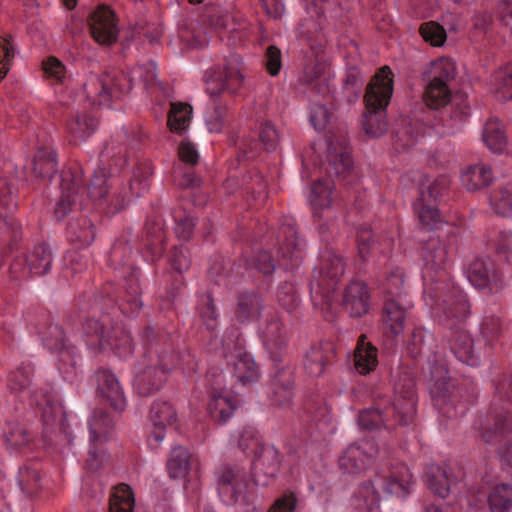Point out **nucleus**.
<instances>
[{"label": "nucleus", "instance_id": "4c0bfd02", "mask_svg": "<svg viewBox=\"0 0 512 512\" xmlns=\"http://www.w3.org/2000/svg\"><path fill=\"white\" fill-rule=\"evenodd\" d=\"M441 309L447 318L464 319L469 312V306L465 296L456 291L452 295L447 296L440 303Z\"/></svg>", "mask_w": 512, "mask_h": 512}, {"label": "nucleus", "instance_id": "69168bd1", "mask_svg": "<svg viewBox=\"0 0 512 512\" xmlns=\"http://www.w3.org/2000/svg\"><path fill=\"white\" fill-rule=\"evenodd\" d=\"M277 299L280 305L288 311L296 308L299 303L297 291L291 283H284L280 286Z\"/></svg>", "mask_w": 512, "mask_h": 512}, {"label": "nucleus", "instance_id": "ea45409f", "mask_svg": "<svg viewBox=\"0 0 512 512\" xmlns=\"http://www.w3.org/2000/svg\"><path fill=\"white\" fill-rule=\"evenodd\" d=\"M4 437L9 446L21 448L30 443L32 440V433L24 424L9 422L4 430Z\"/></svg>", "mask_w": 512, "mask_h": 512}, {"label": "nucleus", "instance_id": "6e6552de", "mask_svg": "<svg viewBox=\"0 0 512 512\" xmlns=\"http://www.w3.org/2000/svg\"><path fill=\"white\" fill-rule=\"evenodd\" d=\"M469 280L474 286L489 287L491 290H498L504 283L503 273L489 257L478 258L471 263Z\"/></svg>", "mask_w": 512, "mask_h": 512}, {"label": "nucleus", "instance_id": "58836bf2", "mask_svg": "<svg viewBox=\"0 0 512 512\" xmlns=\"http://www.w3.org/2000/svg\"><path fill=\"white\" fill-rule=\"evenodd\" d=\"M264 345L267 349L274 351L280 348L285 342V332L282 324L277 318H272L261 328Z\"/></svg>", "mask_w": 512, "mask_h": 512}, {"label": "nucleus", "instance_id": "1a4fd4ad", "mask_svg": "<svg viewBox=\"0 0 512 512\" xmlns=\"http://www.w3.org/2000/svg\"><path fill=\"white\" fill-rule=\"evenodd\" d=\"M377 455L378 448L365 440L360 444L350 445L339 458V466L347 473H358L365 469L369 461Z\"/></svg>", "mask_w": 512, "mask_h": 512}, {"label": "nucleus", "instance_id": "39448f33", "mask_svg": "<svg viewBox=\"0 0 512 512\" xmlns=\"http://www.w3.org/2000/svg\"><path fill=\"white\" fill-rule=\"evenodd\" d=\"M240 58L232 56L222 70L208 71L205 77L206 91L211 97H217L222 92H235L241 85Z\"/></svg>", "mask_w": 512, "mask_h": 512}, {"label": "nucleus", "instance_id": "412c9836", "mask_svg": "<svg viewBox=\"0 0 512 512\" xmlns=\"http://www.w3.org/2000/svg\"><path fill=\"white\" fill-rule=\"evenodd\" d=\"M114 431V421L103 409H95L89 419L90 443L105 444Z\"/></svg>", "mask_w": 512, "mask_h": 512}, {"label": "nucleus", "instance_id": "37998d69", "mask_svg": "<svg viewBox=\"0 0 512 512\" xmlns=\"http://www.w3.org/2000/svg\"><path fill=\"white\" fill-rule=\"evenodd\" d=\"M491 512H512V486H496L489 495Z\"/></svg>", "mask_w": 512, "mask_h": 512}, {"label": "nucleus", "instance_id": "3c124183", "mask_svg": "<svg viewBox=\"0 0 512 512\" xmlns=\"http://www.w3.org/2000/svg\"><path fill=\"white\" fill-rule=\"evenodd\" d=\"M493 211L503 217L512 216V192L508 187H500L490 197Z\"/></svg>", "mask_w": 512, "mask_h": 512}, {"label": "nucleus", "instance_id": "c03bdc74", "mask_svg": "<svg viewBox=\"0 0 512 512\" xmlns=\"http://www.w3.org/2000/svg\"><path fill=\"white\" fill-rule=\"evenodd\" d=\"M34 368L30 363H22L9 374L8 387L15 392H21L30 387Z\"/></svg>", "mask_w": 512, "mask_h": 512}, {"label": "nucleus", "instance_id": "aec40b11", "mask_svg": "<svg viewBox=\"0 0 512 512\" xmlns=\"http://www.w3.org/2000/svg\"><path fill=\"white\" fill-rule=\"evenodd\" d=\"M150 420L153 425L152 436L156 442H160L164 439L165 427L175 422L176 412L168 402L158 401L151 406Z\"/></svg>", "mask_w": 512, "mask_h": 512}, {"label": "nucleus", "instance_id": "0eeeda50", "mask_svg": "<svg viewBox=\"0 0 512 512\" xmlns=\"http://www.w3.org/2000/svg\"><path fill=\"white\" fill-rule=\"evenodd\" d=\"M90 32L100 45L110 46L118 39L119 29L114 12L107 6L98 7L90 18Z\"/></svg>", "mask_w": 512, "mask_h": 512}, {"label": "nucleus", "instance_id": "2eb2a0df", "mask_svg": "<svg viewBox=\"0 0 512 512\" xmlns=\"http://www.w3.org/2000/svg\"><path fill=\"white\" fill-rule=\"evenodd\" d=\"M98 395L107 401L112 408L122 411L126 401L124 393L116 376L107 369H99L96 372Z\"/></svg>", "mask_w": 512, "mask_h": 512}, {"label": "nucleus", "instance_id": "4d7b16f0", "mask_svg": "<svg viewBox=\"0 0 512 512\" xmlns=\"http://www.w3.org/2000/svg\"><path fill=\"white\" fill-rule=\"evenodd\" d=\"M97 121L86 113L77 114L70 125V133L76 138L89 137L97 127Z\"/></svg>", "mask_w": 512, "mask_h": 512}, {"label": "nucleus", "instance_id": "c756f323", "mask_svg": "<svg viewBox=\"0 0 512 512\" xmlns=\"http://www.w3.org/2000/svg\"><path fill=\"white\" fill-rule=\"evenodd\" d=\"M32 275L46 274L52 264V252L46 243H39L26 256Z\"/></svg>", "mask_w": 512, "mask_h": 512}, {"label": "nucleus", "instance_id": "bb28decb", "mask_svg": "<svg viewBox=\"0 0 512 512\" xmlns=\"http://www.w3.org/2000/svg\"><path fill=\"white\" fill-rule=\"evenodd\" d=\"M376 348L365 341V336L361 335L357 348L355 350V367L360 374H367L374 370L377 365Z\"/></svg>", "mask_w": 512, "mask_h": 512}, {"label": "nucleus", "instance_id": "f257e3e1", "mask_svg": "<svg viewBox=\"0 0 512 512\" xmlns=\"http://www.w3.org/2000/svg\"><path fill=\"white\" fill-rule=\"evenodd\" d=\"M388 66L382 67L372 78L365 94L366 113L363 129L373 138L384 135L388 130L385 108L393 92V77Z\"/></svg>", "mask_w": 512, "mask_h": 512}, {"label": "nucleus", "instance_id": "7ed1b4c3", "mask_svg": "<svg viewBox=\"0 0 512 512\" xmlns=\"http://www.w3.org/2000/svg\"><path fill=\"white\" fill-rule=\"evenodd\" d=\"M414 411L415 402L411 396H397L389 405L360 412L358 423L361 428L368 430L377 429L381 426L391 429L397 424L408 425L412 422Z\"/></svg>", "mask_w": 512, "mask_h": 512}, {"label": "nucleus", "instance_id": "a211bd4d", "mask_svg": "<svg viewBox=\"0 0 512 512\" xmlns=\"http://www.w3.org/2000/svg\"><path fill=\"white\" fill-rule=\"evenodd\" d=\"M369 294L366 285L361 281H352L345 289L343 305L353 317L367 313Z\"/></svg>", "mask_w": 512, "mask_h": 512}, {"label": "nucleus", "instance_id": "ddd939ff", "mask_svg": "<svg viewBox=\"0 0 512 512\" xmlns=\"http://www.w3.org/2000/svg\"><path fill=\"white\" fill-rule=\"evenodd\" d=\"M158 361L161 365L160 369H157L153 364L146 363H143L138 367L135 386L139 394L142 396H148L157 391L165 381L168 364L165 362L162 354L158 356Z\"/></svg>", "mask_w": 512, "mask_h": 512}, {"label": "nucleus", "instance_id": "2f4dec72", "mask_svg": "<svg viewBox=\"0 0 512 512\" xmlns=\"http://www.w3.org/2000/svg\"><path fill=\"white\" fill-rule=\"evenodd\" d=\"M234 409L233 399L229 395L214 389L209 403L211 417L219 423L226 422L233 414Z\"/></svg>", "mask_w": 512, "mask_h": 512}, {"label": "nucleus", "instance_id": "4be33fe9", "mask_svg": "<svg viewBox=\"0 0 512 512\" xmlns=\"http://www.w3.org/2000/svg\"><path fill=\"white\" fill-rule=\"evenodd\" d=\"M283 233L286 236L287 242L282 244L278 250V262L280 266L289 270L300 265L302 248L293 228H285Z\"/></svg>", "mask_w": 512, "mask_h": 512}, {"label": "nucleus", "instance_id": "13d9d810", "mask_svg": "<svg viewBox=\"0 0 512 512\" xmlns=\"http://www.w3.org/2000/svg\"><path fill=\"white\" fill-rule=\"evenodd\" d=\"M107 191V175L102 170L97 171L90 182L87 192L88 198L95 203L101 204L107 194Z\"/></svg>", "mask_w": 512, "mask_h": 512}, {"label": "nucleus", "instance_id": "052dcab7", "mask_svg": "<svg viewBox=\"0 0 512 512\" xmlns=\"http://www.w3.org/2000/svg\"><path fill=\"white\" fill-rule=\"evenodd\" d=\"M423 39L434 46H441L446 40V31L436 22L423 23L420 27Z\"/></svg>", "mask_w": 512, "mask_h": 512}, {"label": "nucleus", "instance_id": "f03ea898", "mask_svg": "<svg viewBox=\"0 0 512 512\" xmlns=\"http://www.w3.org/2000/svg\"><path fill=\"white\" fill-rule=\"evenodd\" d=\"M412 484V474L409 468L400 464L387 473L376 475L371 481L363 483L354 499V506L362 512H379L381 488L387 494L405 496Z\"/></svg>", "mask_w": 512, "mask_h": 512}, {"label": "nucleus", "instance_id": "cd10ccee", "mask_svg": "<svg viewBox=\"0 0 512 512\" xmlns=\"http://www.w3.org/2000/svg\"><path fill=\"white\" fill-rule=\"evenodd\" d=\"M448 247L438 237H431L423 247V260L431 269L441 268L447 259Z\"/></svg>", "mask_w": 512, "mask_h": 512}, {"label": "nucleus", "instance_id": "c9c22d12", "mask_svg": "<svg viewBox=\"0 0 512 512\" xmlns=\"http://www.w3.org/2000/svg\"><path fill=\"white\" fill-rule=\"evenodd\" d=\"M192 117V107L187 103H171L168 114L170 130L182 133L189 126Z\"/></svg>", "mask_w": 512, "mask_h": 512}, {"label": "nucleus", "instance_id": "a878e982", "mask_svg": "<svg viewBox=\"0 0 512 512\" xmlns=\"http://www.w3.org/2000/svg\"><path fill=\"white\" fill-rule=\"evenodd\" d=\"M332 355V346L329 343L312 347L305 359V369L309 375L318 377L322 375L326 363Z\"/></svg>", "mask_w": 512, "mask_h": 512}, {"label": "nucleus", "instance_id": "5fc2aeb1", "mask_svg": "<svg viewBox=\"0 0 512 512\" xmlns=\"http://www.w3.org/2000/svg\"><path fill=\"white\" fill-rule=\"evenodd\" d=\"M261 309V301L255 294H245L239 299L238 318L247 321L257 318Z\"/></svg>", "mask_w": 512, "mask_h": 512}, {"label": "nucleus", "instance_id": "680f3d73", "mask_svg": "<svg viewBox=\"0 0 512 512\" xmlns=\"http://www.w3.org/2000/svg\"><path fill=\"white\" fill-rule=\"evenodd\" d=\"M259 139L266 151H275L280 140L279 132L271 122L265 121L260 125Z\"/></svg>", "mask_w": 512, "mask_h": 512}, {"label": "nucleus", "instance_id": "a18cd8bd", "mask_svg": "<svg viewBox=\"0 0 512 512\" xmlns=\"http://www.w3.org/2000/svg\"><path fill=\"white\" fill-rule=\"evenodd\" d=\"M190 454L183 447H176L172 450L168 461V471L173 478H183L188 473Z\"/></svg>", "mask_w": 512, "mask_h": 512}, {"label": "nucleus", "instance_id": "bf43d9fd", "mask_svg": "<svg viewBox=\"0 0 512 512\" xmlns=\"http://www.w3.org/2000/svg\"><path fill=\"white\" fill-rule=\"evenodd\" d=\"M103 445L100 443H90L86 460L88 470L96 472L108 462V455Z\"/></svg>", "mask_w": 512, "mask_h": 512}, {"label": "nucleus", "instance_id": "49530a36", "mask_svg": "<svg viewBox=\"0 0 512 512\" xmlns=\"http://www.w3.org/2000/svg\"><path fill=\"white\" fill-rule=\"evenodd\" d=\"M19 483L27 495L37 494L42 488L39 470L31 465L24 466L19 471Z\"/></svg>", "mask_w": 512, "mask_h": 512}, {"label": "nucleus", "instance_id": "de8ad7c7", "mask_svg": "<svg viewBox=\"0 0 512 512\" xmlns=\"http://www.w3.org/2000/svg\"><path fill=\"white\" fill-rule=\"evenodd\" d=\"M310 202L315 209H325L332 203V183L330 180H319L311 191Z\"/></svg>", "mask_w": 512, "mask_h": 512}, {"label": "nucleus", "instance_id": "a19ab883", "mask_svg": "<svg viewBox=\"0 0 512 512\" xmlns=\"http://www.w3.org/2000/svg\"><path fill=\"white\" fill-rule=\"evenodd\" d=\"M71 178L66 185V205L74 208H81L84 205L83 180L80 169H70Z\"/></svg>", "mask_w": 512, "mask_h": 512}, {"label": "nucleus", "instance_id": "b1692460", "mask_svg": "<svg viewBox=\"0 0 512 512\" xmlns=\"http://www.w3.org/2000/svg\"><path fill=\"white\" fill-rule=\"evenodd\" d=\"M405 301H399L394 298L384 300L383 321L387 329L393 336L401 334L404 330V321L406 318Z\"/></svg>", "mask_w": 512, "mask_h": 512}, {"label": "nucleus", "instance_id": "f8f14e48", "mask_svg": "<svg viewBox=\"0 0 512 512\" xmlns=\"http://www.w3.org/2000/svg\"><path fill=\"white\" fill-rule=\"evenodd\" d=\"M279 466L278 451L270 445L259 446L252 463L254 481L258 485H267Z\"/></svg>", "mask_w": 512, "mask_h": 512}, {"label": "nucleus", "instance_id": "72a5a7b5", "mask_svg": "<svg viewBox=\"0 0 512 512\" xmlns=\"http://www.w3.org/2000/svg\"><path fill=\"white\" fill-rule=\"evenodd\" d=\"M135 499L131 488L126 484L116 486L110 496L109 512H133Z\"/></svg>", "mask_w": 512, "mask_h": 512}, {"label": "nucleus", "instance_id": "393cba45", "mask_svg": "<svg viewBox=\"0 0 512 512\" xmlns=\"http://www.w3.org/2000/svg\"><path fill=\"white\" fill-rule=\"evenodd\" d=\"M492 179L490 167L482 163L468 166L461 174L462 185L472 192L488 186Z\"/></svg>", "mask_w": 512, "mask_h": 512}, {"label": "nucleus", "instance_id": "7c9ffc66", "mask_svg": "<svg viewBox=\"0 0 512 512\" xmlns=\"http://www.w3.org/2000/svg\"><path fill=\"white\" fill-rule=\"evenodd\" d=\"M426 481L428 487L438 496L445 498L450 490L448 470L436 464H431L426 469Z\"/></svg>", "mask_w": 512, "mask_h": 512}, {"label": "nucleus", "instance_id": "4468645a", "mask_svg": "<svg viewBox=\"0 0 512 512\" xmlns=\"http://www.w3.org/2000/svg\"><path fill=\"white\" fill-rule=\"evenodd\" d=\"M158 361L161 365L160 369H157L153 364L146 363H143L138 367L135 386L139 394L142 396H148L157 391L165 381L168 364L165 362L162 354L158 356Z\"/></svg>", "mask_w": 512, "mask_h": 512}, {"label": "nucleus", "instance_id": "9b49d317", "mask_svg": "<svg viewBox=\"0 0 512 512\" xmlns=\"http://www.w3.org/2000/svg\"><path fill=\"white\" fill-rule=\"evenodd\" d=\"M326 168L329 176H343L352 167L348 141L344 136H332L328 141Z\"/></svg>", "mask_w": 512, "mask_h": 512}, {"label": "nucleus", "instance_id": "e2e57ef3", "mask_svg": "<svg viewBox=\"0 0 512 512\" xmlns=\"http://www.w3.org/2000/svg\"><path fill=\"white\" fill-rule=\"evenodd\" d=\"M11 39L10 35L0 37V81L5 78L14 58V47Z\"/></svg>", "mask_w": 512, "mask_h": 512}, {"label": "nucleus", "instance_id": "79ce46f5", "mask_svg": "<svg viewBox=\"0 0 512 512\" xmlns=\"http://www.w3.org/2000/svg\"><path fill=\"white\" fill-rule=\"evenodd\" d=\"M483 139L487 147L493 152H502L507 144L502 125L497 120H490L486 123Z\"/></svg>", "mask_w": 512, "mask_h": 512}, {"label": "nucleus", "instance_id": "c85d7f7f", "mask_svg": "<svg viewBox=\"0 0 512 512\" xmlns=\"http://www.w3.org/2000/svg\"><path fill=\"white\" fill-rule=\"evenodd\" d=\"M423 98L430 108L439 109L444 107L451 100V86L444 82L428 79Z\"/></svg>", "mask_w": 512, "mask_h": 512}, {"label": "nucleus", "instance_id": "e433bc0d", "mask_svg": "<svg viewBox=\"0 0 512 512\" xmlns=\"http://www.w3.org/2000/svg\"><path fill=\"white\" fill-rule=\"evenodd\" d=\"M11 163L0 159V206L10 209L15 205L14 187L9 175L12 173Z\"/></svg>", "mask_w": 512, "mask_h": 512}, {"label": "nucleus", "instance_id": "0e129e2a", "mask_svg": "<svg viewBox=\"0 0 512 512\" xmlns=\"http://www.w3.org/2000/svg\"><path fill=\"white\" fill-rule=\"evenodd\" d=\"M330 118V112L326 105L317 101L312 102L310 108V122L316 130L326 127Z\"/></svg>", "mask_w": 512, "mask_h": 512}, {"label": "nucleus", "instance_id": "09e8293b", "mask_svg": "<svg viewBox=\"0 0 512 512\" xmlns=\"http://www.w3.org/2000/svg\"><path fill=\"white\" fill-rule=\"evenodd\" d=\"M404 274L401 269L393 270L383 284L384 299L394 298L399 301H405L403 290Z\"/></svg>", "mask_w": 512, "mask_h": 512}, {"label": "nucleus", "instance_id": "dca6fc26", "mask_svg": "<svg viewBox=\"0 0 512 512\" xmlns=\"http://www.w3.org/2000/svg\"><path fill=\"white\" fill-rule=\"evenodd\" d=\"M344 270L343 260L339 256H327L320 270L314 274L312 289L316 288L318 292H329L333 290L336 281L343 275Z\"/></svg>", "mask_w": 512, "mask_h": 512}, {"label": "nucleus", "instance_id": "423d86ee", "mask_svg": "<svg viewBox=\"0 0 512 512\" xmlns=\"http://www.w3.org/2000/svg\"><path fill=\"white\" fill-rule=\"evenodd\" d=\"M86 331L98 337L99 346L102 350L111 349L120 356L128 355L133 350L129 332L121 327L107 329L98 320H91L87 323Z\"/></svg>", "mask_w": 512, "mask_h": 512}, {"label": "nucleus", "instance_id": "774afa93", "mask_svg": "<svg viewBox=\"0 0 512 512\" xmlns=\"http://www.w3.org/2000/svg\"><path fill=\"white\" fill-rule=\"evenodd\" d=\"M32 275L26 255H20L13 259L9 266V276L12 280L26 279Z\"/></svg>", "mask_w": 512, "mask_h": 512}, {"label": "nucleus", "instance_id": "20e7f679", "mask_svg": "<svg viewBox=\"0 0 512 512\" xmlns=\"http://www.w3.org/2000/svg\"><path fill=\"white\" fill-rule=\"evenodd\" d=\"M419 199L415 204L420 223L427 229L437 226L440 221L438 210L432 206L435 201L448 187L445 178L432 179L429 176L418 174Z\"/></svg>", "mask_w": 512, "mask_h": 512}, {"label": "nucleus", "instance_id": "f3484780", "mask_svg": "<svg viewBox=\"0 0 512 512\" xmlns=\"http://www.w3.org/2000/svg\"><path fill=\"white\" fill-rule=\"evenodd\" d=\"M101 89L98 92V104L109 105L111 100L118 95L130 90V80L121 72H105L99 80Z\"/></svg>", "mask_w": 512, "mask_h": 512}, {"label": "nucleus", "instance_id": "6ab92c4d", "mask_svg": "<svg viewBox=\"0 0 512 512\" xmlns=\"http://www.w3.org/2000/svg\"><path fill=\"white\" fill-rule=\"evenodd\" d=\"M21 240V223L15 218L0 215V257L7 256L18 248Z\"/></svg>", "mask_w": 512, "mask_h": 512}, {"label": "nucleus", "instance_id": "603ef678", "mask_svg": "<svg viewBox=\"0 0 512 512\" xmlns=\"http://www.w3.org/2000/svg\"><path fill=\"white\" fill-rule=\"evenodd\" d=\"M493 91L503 100L512 99V65L498 71L492 81Z\"/></svg>", "mask_w": 512, "mask_h": 512}, {"label": "nucleus", "instance_id": "9d476101", "mask_svg": "<svg viewBox=\"0 0 512 512\" xmlns=\"http://www.w3.org/2000/svg\"><path fill=\"white\" fill-rule=\"evenodd\" d=\"M219 492L231 501L248 500L250 483L244 471L238 467H225L219 476Z\"/></svg>", "mask_w": 512, "mask_h": 512}, {"label": "nucleus", "instance_id": "338daca9", "mask_svg": "<svg viewBox=\"0 0 512 512\" xmlns=\"http://www.w3.org/2000/svg\"><path fill=\"white\" fill-rule=\"evenodd\" d=\"M359 256L366 260L369 254L376 249V242L373 239L370 228H361L357 235Z\"/></svg>", "mask_w": 512, "mask_h": 512}, {"label": "nucleus", "instance_id": "473e14b6", "mask_svg": "<svg viewBox=\"0 0 512 512\" xmlns=\"http://www.w3.org/2000/svg\"><path fill=\"white\" fill-rule=\"evenodd\" d=\"M457 75V67L454 60L447 57H441L431 63L428 72V79L444 82L446 85L451 86Z\"/></svg>", "mask_w": 512, "mask_h": 512}, {"label": "nucleus", "instance_id": "864d4df0", "mask_svg": "<svg viewBox=\"0 0 512 512\" xmlns=\"http://www.w3.org/2000/svg\"><path fill=\"white\" fill-rule=\"evenodd\" d=\"M433 336L422 328L415 329L408 342V349L413 356L428 353L432 350Z\"/></svg>", "mask_w": 512, "mask_h": 512}, {"label": "nucleus", "instance_id": "6e6d98bb", "mask_svg": "<svg viewBox=\"0 0 512 512\" xmlns=\"http://www.w3.org/2000/svg\"><path fill=\"white\" fill-rule=\"evenodd\" d=\"M493 428H486L483 439L486 443H494L498 438L512 429V418L509 413L495 416Z\"/></svg>", "mask_w": 512, "mask_h": 512}, {"label": "nucleus", "instance_id": "8fccbe9b", "mask_svg": "<svg viewBox=\"0 0 512 512\" xmlns=\"http://www.w3.org/2000/svg\"><path fill=\"white\" fill-rule=\"evenodd\" d=\"M41 69L43 77L52 86L61 85L64 79V64L55 56H48L42 60Z\"/></svg>", "mask_w": 512, "mask_h": 512}, {"label": "nucleus", "instance_id": "f704fd0d", "mask_svg": "<svg viewBox=\"0 0 512 512\" xmlns=\"http://www.w3.org/2000/svg\"><path fill=\"white\" fill-rule=\"evenodd\" d=\"M33 172L37 177L52 178L57 172L56 153L47 150H38L33 160Z\"/></svg>", "mask_w": 512, "mask_h": 512}, {"label": "nucleus", "instance_id": "5701e85b", "mask_svg": "<svg viewBox=\"0 0 512 512\" xmlns=\"http://www.w3.org/2000/svg\"><path fill=\"white\" fill-rule=\"evenodd\" d=\"M234 375L242 385H250L259 380L260 372L252 356L238 351L232 359Z\"/></svg>", "mask_w": 512, "mask_h": 512}]
</instances>
